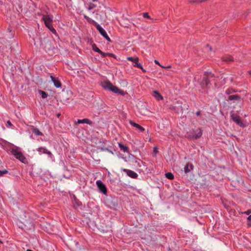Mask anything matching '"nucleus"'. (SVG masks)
I'll list each match as a JSON object with an SVG mask.
<instances>
[{
  "label": "nucleus",
  "instance_id": "obj_1",
  "mask_svg": "<svg viewBox=\"0 0 251 251\" xmlns=\"http://www.w3.org/2000/svg\"><path fill=\"white\" fill-rule=\"evenodd\" d=\"M101 86L105 90H110L114 93L119 94L122 96H125L126 94H127L123 90L119 89L118 87L113 85L108 80L102 81L101 82Z\"/></svg>",
  "mask_w": 251,
  "mask_h": 251
},
{
  "label": "nucleus",
  "instance_id": "obj_2",
  "mask_svg": "<svg viewBox=\"0 0 251 251\" xmlns=\"http://www.w3.org/2000/svg\"><path fill=\"white\" fill-rule=\"evenodd\" d=\"M11 153L16 158L23 163H26L27 161L21 151V149L17 146L12 145L10 150Z\"/></svg>",
  "mask_w": 251,
  "mask_h": 251
},
{
  "label": "nucleus",
  "instance_id": "obj_3",
  "mask_svg": "<svg viewBox=\"0 0 251 251\" xmlns=\"http://www.w3.org/2000/svg\"><path fill=\"white\" fill-rule=\"evenodd\" d=\"M231 119L240 127H244L246 126L242 120L241 117L237 114H232L230 115Z\"/></svg>",
  "mask_w": 251,
  "mask_h": 251
},
{
  "label": "nucleus",
  "instance_id": "obj_4",
  "mask_svg": "<svg viewBox=\"0 0 251 251\" xmlns=\"http://www.w3.org/2000/svg\"><path fill=\"white\" fill-rule=\"evenodd\" d=\"M194 132L195 133V135H192L191 134L188 135L187 137L188 139L191 140L194 139H199L202 136V130L200 128L197 129L196 130L194 131Z\"/></svg>",
  "mask_w": 251,
  "mask_h": 251
},
{
  "label": "nucleus",
  "instance_id": "obj_5",
  "mask_svg": "<svg viewBox=\"0 0 251 251\" xmlns=\"http://www.w3.org/2000/svg\"><path fill=\"white\" fill-rule=\"evenodd\" d=\"M42 20L44 22L45 25L47 27L52 25L53 16L52 15H43Z\"/></svg>",
  "mask_w": 251,
  "mask_h": 251
},
{
  "label": "nucleus",
  "instance_id": "obj_6",
  "mask_svg": "<svg viewBox=\"0 0 251 251\" xmlns=\"http://www.w3.org/2000/svg\"><path fill=\"white\" fill-rule=\"evenodd\" d=\"M97 29L99 31L100 34L108 41V42H111V40L109 37L108 36L106 31L99 24L97 25L96 27Z\"/></svg>",
  "mask_w": 251,
  "mask_h": 251
},
{
  "label": "nucleus",
  "instance_id": "obj_7",
  "mask_svg": "<svg viewBox=\"0 0 251 251\" xmlns=\"http://www.w3.org/2000/svg\"><path fill=\"white\" fill-rule=\"evenodd\" d=\"M214 76L213 74L210 73L208 76H205L203 78L202 81L201 83V88L202 89L206 88L209 83V77H212Z\"/></svg>",
  "mask_w": 251,
  "mask_h": 251
},
{
  "label": "nucleus",
  "instance_id": "obj_8",
  "mask_svg": "<svg viewBox=\"0 0 251 251\" xmlns=\"http://www.w3.org/2000/svg\"><path fill=\"white\" fill-rule=\"evenodd\" d=\"M96 184L98 186L100 191L104 194L107 193V188L105 185L101 181L99 180L96 181Z\"/></svg>",
  "mask_w": 251,
  "mask_h": 251
},
{
  "label": "nucleus",
  "instance_id": "obj_9",
  "mask_svg": "<svg viewBox=\"0 0 251 251\" xmlns=\"http://www.w3.org/2000/svg\"><path fill=\"white\" fill-rule=\"evenodd\" d=\"M37 151L39 152L40 154L42 153L46 154L48 155V156L51 158H52V154L51 152L48 151L46 148L45 147H39L37 149Z\"/></svg>",
  "mask_w": 251,
  "mask_h": 251
},
{
  "label": "nucleus",
  "instance_id": "obj_10",
  "mask_svg": "<svg viewBox=\"0 0 251 251\" xmlns=\"http://www.w3.org/2000/svg\"><path fill=\"white\" fill-rule=\"evenodd\" d=\"M127 60L133 62L135 64L133 65L134 67L137 68H142V65L141 63H139V58L136 57L133 58L132 57H127Z\"/></svg>",
  "mask_w": 251,
  "mask_h": 251
},
{
  "label": "nucleus",
  "instance_id": "obj_11",
  "mask_svg": "<svg viewBox=\"0 0 251 251\" xmlns=\"http://www.w3.org/2000/svg\"><path fill=\"white\" fill-rule=\"evenodd\" d=\"M122 171L126 173L128 176L132 178H137L138 177V174L132 170L126 169H123Z\"/></svg>",
  "mask_w": 251,
  "mask_h": 251
},
{
  "label": "nucleus",
  "instance_id": "obj_12",
  "mask_svg": "<svg viewBox=\"0 0 251 251\" xmlns=\"http://www.w3.org/2000/svg\"><path fill=\"white\" fill-rule=\"evenodd\" d=\"M50 78L53 83L54 86L56 88H61L62 86V83L57 78L52 75L50 76Z\"/></svg>",
  "mask_w": 251,
  "mask_h": 251
},
{
  "label": "nucleus",
  "instance_id": "obj_13",
  "mask_svg": "<svg viewBox=\"0 0 251 251\" xmlns=\"http://www.w3.org/2000/svg\"><path fill=\"white\" fill-rule=\"evenodd\" d=\"M129 123L132 126L135 127L139 130H140L141 132H144L145 130V129L143 126H141L139 125L138 124L134 123L133 121L131 120H130Z\"/></svg>",
  "mask_w": 251,
  "mask_h": 251
},
{
  "label": "nucleus",
  "instance_id": "obj_14",
  "mask_svg": "<svg viewBox=\"0 0 251 251\" xmlns=\"http://www.w3.org/2000/svg\"><path fill=\"white\" fill-rule=\"evenodd\" d=\"M84 18L86 20V21L89 23L90 24L93 25L96 27L97 25H99L97 22H96L94 20L89 18L88 16L86 15H83Z\"/></svg>",
  "mask_w": 251,
  "mask_h": 251
},
{
  "label": "nucleus",
  "instance_id": "obj_15",
  "mask_svg": "<svg viewBox=\"0 0 251 251\" xmlns=\"http://www.w3.org/2000/svg\"><path fill=\"white\" fill-rule=\"evenodd\" d=\"M77 123L78 124H87L89 125H92L93 124V122L87 118H85L82 120L78 119L77 120Z\"/></svg>",
  "mask_w": 251,
  "mask_h": 251
},
{
  "label": "nucleus",
  "instance_id": "obj_16",
  "mask_svg": "<svg viewBox=\"0 0 251 251\" xmlns=\"http://www.w3.org/2000/svg\"><path fill=\"white\" fill-rule=\"evenodd\" d=\"M194 168V166L190 163H187L184 167V172L186 174L190 172Z\"/></svg>",
  "mask_w": 251,
  "mask_h": 251
},
{
  "label": "nucleus",
  "instance_id": "obj_17",
  "mask_svg": "<svg viewBox=\"0 0 251 251\" xmlns=\"http://www.w3.org/2000/svg\"><path fill=\"white\" fill-rule=\"evenodd\" d=\"M222 60L226 62H229L233 60V57L229 55H226L222 57Z\"/></svg>",
  "mask_w": 251,
  "mask_h": 251
},
{
  "label": "nucleus",
  "instance_id": "obj_18",
  "mask_svg": "<svg viewBox=\"0 0 251 251\" xmlns=\"http://www.w3.org/2000/svg\"><path fill=\"white\" fill-rule=\"evenodd\" d=\"M153 97L157 100H163V98L161 94L157 91H153Z\"/></svg>",
  "mask_w": 251,
  "mask_h": 251
},
{
  "label": "nucleus",
  "instance_id": "obj_19",
  "mask_svg": "<svg viewBox=\"0 0 251 251\" xmlns=\"http://www.w3.org/2000/svg\"><path fill=\"white\" fill-rule=\"evenodd\" d=\"M118 145L120 150L124 152H128L129 151V148L128 147L125 146L121 143H119Z\"/></svg>",
  "mask_w": 251,
  "mask_h": 251
},
{
  "label": "nucleus",
  "instance_id": "obj_20",
  "mask_svg": "<svg viewBox=\"0 0 251 251\" xmlns=\"http://www.w3.org/2000/svg\"><path fill=\"white\" fill-rule=\"evenodd\" d=\"M241 99L240 96L239 95H230L228 97V100H238Z\"/></svg>",
  "mask_w": 251,
  "mask_h": 251
},
{
  "label": "nucleus",
  "instance_id": "obj_21",
  "mask_svg": "<svg viewBox=\"0 0 251 251\" xmlns=\"http://www.w3.org/2000/svg\"><path fill=\"white\" fill-rule=\"evenodd\" d=\"M237 92V91L232 88H228L226 91V94L227 95H230L232 93Z\"/></svg>",
  "mask_w": 251,
  "mask_h": 251
},
{
  "label": "nucleus",
  "instance_id": "obj_22",
  "mask_svg": "<svg viewBox=\"0 0 251 251\" xmlns=\"http://www.w3.org/2000/svg\"><path fill=\"white\" fill-rule=\"evenodd\" d=\"M32 131L36 135L43 136V133L40 131L37 128H34Z\"/></svg>",
  "mask_w": 251,
  "mask_h": 251
},
{
  "label": "nucleus",
  "instance_id": "obj_23",
  "mask_svg": "<svg viewBox=\"0 0 251 251\" xmlns=\"http://www.w3.org/2000/svg\"><path fill=\"white\" fill-rule=\"evenodd\" d=\"M166 177L169 179L172 180L174 178V175L170 172L167 173L165 174Z\"/></svg>",
  "mask_w": 251,
  "mask_h": 251
},
{
  "label": "nucleus",
  "instance_id": "obj_24",
  "mask_svg": "<svg viewBox=\"0 0 251 251\" xmlns=\"http://www.w3.org/2000/svg\"><path fill=\"white\" fill-rule=\"evenodd\" d=\"M92 50L94 51H96L97 52H98L99 53V52H100V51H101L96 46V44H93L92 45Z\"/></svg>",
  "mask_w": 251,
  "mask_h": 251
},
{
  "label": "nucleus",
  "instance_id": "obj_25",
  "mask_svg": "<svg viewBox=\"0 0 251 251\" xmlns=\"http://www.w3.org/2000/svg\"><path fill=\"white\" fill-rule=\"evenodd\" d=\"M39 92L41 94V97H42V98L43 99H45V98H47L48 97V93H47L45 91L40 90Z\"/></svg>",
  "mask_w": 251,
  "mask_h": 251
},
{
  "label": "nucleus",
  "instance_id": "obj_26",
  "mask_svg": "<svg viewBox=\"0 0 251 251\" xmlns=\"http://www.w3.org/2000/svg\"><path fill=\"white\" fill-rule=\"evenodd\" d=\"M96 7V4L91 2V3H90L89 4V5H88V7L87 9L89 10H92L94 8H95Z\"/></svg>",
  "mask_w": 251,
  "mask_h": 251
},
{
  "label": "nucleus",
  "instance_id": "obj_27",
  "mask_svg": "<svg viewBox=\"0 0 251 251\" xmlns=\"http://www.w3.org/2000/svg\"><path fill=\"white\" fill-rule=\"evenodd\" d=\"M48 28H49V29L53 33V34H56V30L54 28V27H53L52 25L49 26V27H48Z\"/></svg>",
  "mask_w": 251,
  "mask_h": 251
},
{
  "label": "nucleus",
  "instance_id": "obj_28",
  "mask_svg": "<svg viewBox=\"0 0 251 251\" xmlns=\"http://www.w3.org/2000/svg\"><path fill=\"white\" fill-rule=\"evenodd\" d=\"M48 28H49V29L53 33V34H56V30L54 28V27H53L52 25L49 26V27H48Z\"/></svg>",
  "mask_w": 251,
  "mask_h": 251
},
{
  "label": "nucleus",
  "instance_id": "obj_29",
  "mask_svg": "<svg viewBox=\"0 0 251 251\" xmlns=\"http://www.w3.org/2000/svg\"><path fill=\"white\" fill-rule=\"evenodd\" d=\"M6 126L8 128H9V127L12 128L13 126V125H12V124L11 123V122L10 121H8L6 124Z\"/></svg>",
  "mask_w": 251,
  "mask_h": 251
},
{
  "label": "nucleus",
  "instance_id": "obj_30",
  "mask_svg": "<svg viewBox=\"0 0 251 251\" xmlns=\"http://www.w3.org/2000/svg\"><path fill=\"white\" fill-rule=\"evenodd\" d=\"M143 16L145 18H147L149 19H151V17L149 16V13L147 12H145L143 13Z\"/></svg>",
  "mask_w": 251,
  "mask_h": 251
},
{
  "label": "nucleus",
  "instance_id": "obj_31",
  "mask_svg": "<svg viewBox=\"0 0 251 251\" xmlns=\"http://www.w3.org/2000/svg\"><path fill=\"white\" fill-rule=\"evenodd\" d=\"M108 56L109 57H113L114 58H116V55L112 53H109V52L106 53V56Z\"/></svg>",
  "mask_w": 251,
  "mask_h": 251
},
{
  "label": "nucleus",
  "instance_id": "obj_32",
  "mask_svg": "<svg viewBox=\"0 0 251 251\" xmlns=\"http://www.w3.org/2000/svg\"><path fill=\"white\" fill-rule=\"evenodd\" d=\"M8 173V171L6 170H4L3 171H0V177L2 176L4 174H6Z\"/></svg>",
  "mask_w": 251,
  "mask_h": 251
},
{
  "label": "nucleus",
  "instance_id": "obj_33",
  "mask_svg": "<svg viewBox=\"0 0 251 251\" xmlns=\"http://www.w3.org/2000/svg\"><path fill=\"white\" fill-rule=\"evenodd\" d=\"M248 225L249 226H251V215H250L248 218Z\"/></svg>",
  "mask_w": 251,
  "mask_h": 251
},
{
  "label": "nucleus",
  "instance_id": "obj_34",
  "mask_svg": "<svg viewBox=\"0 0 251 251\" xmlns=\"http://www.w3.org/2000/svg\"><path fill=\"white\" fill-rule=\"evenodd\" d=\"M206 0H195L192 1L193 3H201L205 1Z\"/></svg>",
  "mask_w": 251,
  "mask_h": 251
},
{
  "label": "nucleus",
  "instance_id": "obj_35",
  "mask_svg": "<svg viewBox=\"0 0 251 251\" xmlns=\"http://www.w3.org/2000/svg\"><path fill=\"white\" fill-rule=\"evenodd\" d=\"M99 53L101 55L102 57H105V56H106V53L104 52L101 50L100 51V52H99Z\"/></svg>",
  "mask_w": 251,
  "mask_h": 251
},
{
  "label": "nucleus",
  "instance_id": "obj_36",
  "mask_svg": "<svg viewBox=\"0 0 251 251\" xmlns=\"http://www.w3.org/2000/svg\"><path fill=\"white\" fill-rule=\"evenodd\" d=\"M154 63H155L156 64H157V65H158L160 66L161 67H162V68H165V67H164V66H162V65L160 64V63H159L157 60H154Z\"/></svg>",
  "mask_w": 251,
  "mask_h": 251
},
{
  "label": "nucleus",
  "instance_id": "obj_37",
  "mask_svg": "<svg viewBox=\"0 0 251 251\" xmlns=\"http://www.w3.org/2000/svg\"><path fill=\"white\" fill-rule=\"evenodd\" d=\"M153 152L154 153L156 154L158 152L157 147H155L153 148Z\"/></svg>",
  "mask_w": 251,
  "mask_h": 251
},
{
  "label": "nucleus",
  "instance_id": "obj_38",
  "mask_svg": "<svg viewBox=\"0 0 251 251\" xmlns=\"http://www.w3.org/2000/svg\"><path fill=\"white\" fill-rule=\"evenodd\" d=\"M244 213L249 215L251 213V210H247V211H245Z\"/></svg>",
  "mask_w": 251,
  "mask_h": 251
},
{
  "label": "nucleus",
  "instance_id": "obj_39",
  "mask_svg": "<svg viewBox=\"0 0 251 251\" xmlns=\"http://www.w3.org/2000/svg\"><path fill=\"white\" fill-rule=\"evenodd\" d=\"M75 204L77 206H79L81 204V202L80 201L75 202Z\"/></svg>",
  "mask_w": 251,
  "mask_h": 251
},
{
  "label": "nucleus",
  "instance_id": "obj_40",
  "mask_svg": "<svg viewBox=\"0 0 251 251\" xmlns=\"http://www.w3.org/2000/svg\"><path fill=\"white\" fill-rule=\"evenodd\" d=\"M140 69H141L142 71V72L143 73H145L146 72V71L143 68V67L142 66V68H139Z\"/></svg>",
  "mask_w": 251,
  "mask_h": 251
},
{
  "label": "nucleus",
  "instance_id": "obj_41",
  "mask_svg": "<svg viewBox=\"0 0 251 251\" xmlns=\"http://www.w3.org/2000/svg\"><path fill=\"white\" fill-rule=\"evenodd\" d=\"M196 114L197 116H200L201 115V112L200 111H197Z\"/></svg>",
  "mask_w": 251,
  "mask_h": 251
},
{
  "label": "nucleus",
  "instance_id": "obj_42",
  "mask_svg": "<svg viewBox=\"0 0 251 251\" xmlns=\"http://www.w3.org/2000/svg\"><path fill=\"white\" fill-rule=\"evenodd\" d=\"M248 74L251 75V71H249L248 72Z\"/></svg>",
  "mask_w": 251,
  "mask_h": 251
},
{
  "label": "nucleus",
  "instance_id": "obj_43",
  "mask_svg": "<svg viewBox=\"0 0 251 251\" xmlns=\"http://www.w3.org/2000/svg\"><path fill=\"white\" fill-rule=\"evenodd\" d=\"M97 1H98V0H92L93 2Z\"/></svg>",
  "mask_w": 251,
  "mask_h": 251
},
{
  "label": "nucleus",
  "instance_id": "obj_44",
  "mask_svg": "<svg viewBox=\"0 0 251 251\" xmlns=\"http://www.w3.org/2000/svg\"><path fill=\"white\" fill-rule=\"evenodd\" d=\"M209 74H210V73H208L207 75H206V74H205V75H206V76H208L209 75Z\"/></svg>",
  "mask_w": 251,
  "mask_h": 251
},
{
  "label": "nucleus",
  "instance_id": "obj_45",
  "mask_svg": "<svg viewBox=\"0 0 251 251\" xmlns=\"http://www.w3.org/2000/svg\"><path fill=\"white\" fill-rule=\"evenodd\" d=\"M171 67V66H169L167 67L166 68H170Z\"/></svg>",
  "mask_w": 251,
  "mask_h": 251
},
{
  "label": "nucleus",
  "instance_id": "obj_46",
  "mask_svg": "<svg viewBox=\"0 0 251 251\" xmlns=\"http://www.w3.org/2000/svg\"><path fill=\"white\" fill-rule=\"evenodd\" d=\"M0 243H2V242H1V241L0 240Z\"/></svg>",
  "mask_w": 251,
  "mask_h": 251
}]
</instances>
